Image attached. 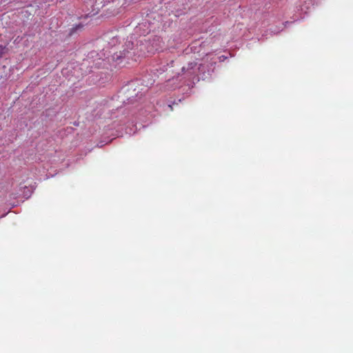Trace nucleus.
<instances>
[{"mask_svg": "<svg viewBox=\"0 0 353 353\" xmlns=\"http://www.w3.org/2000/svg\"><path fill=\"white\" fill-rule=\"evenodd\" d=\"M6 52V47L0 45V58L3 56Z\"/></svg>", "mask_w": 353, "mask_h": 353, "instance_id": "nucleus-1", "label": "nucleus"}]
</instances>
